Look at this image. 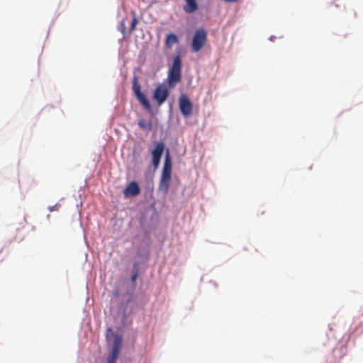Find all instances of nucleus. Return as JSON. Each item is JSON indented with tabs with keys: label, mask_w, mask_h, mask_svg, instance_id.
<instances>
[{
	"label": "nucleus",
	"mask_w": 363,
	"mask_h": 363,
	"mask_svg": "<svg viewBox=\"0 0 363 363\" xmlns=\"http://www.w3.org/2000/svg\"><path fill=\"white\" fill-rule=\"evenodd\" d=\"M116 335H118L115 334L111 328H108L106 330V337L107 340H110L111 337H113V339L115 340V336Z\"/></svg>",
	"instance_id": "obj_13"
},
{
	"label": "nucleus",
	"mask_w": 363,
	"mask_h": 363,
	"mask_svg": "<svg viewBox=\"0 0 363 363\" xmlns=\"http://www.w3.org/2000/svg\"><path fill=\"white\" fill-rule=\"evenodd\" d=\"M172 175V160L169 153L167 151L164 163L160 181L159 183V190L164 194H167L169 187L170 180Z\"/></svg>",
	"instance_id": "obj_2"
},
{
	"label": "nucleus",
	"mask_w": 363,
	"mask_h": 363,
	"mask_svg": "<svg viewBox=\"0 0 363 363\" xmlns=\"http://www.w3.org/2000/svg\"><path fill=\"white\" fill-rule=\"evenodd\" d=\"M169 96L168 88L164 84L157 86L153 92V99L157 101L158 106H161Z\"/></svg>",
	"instance_id": "obj_6"
},
{
	"label": "nucleus",
	"mask_w": 363,
	"mask_h": 363,
	"mask_svg": "<svg viewBox=\"0 0 363 363\" xmlns=\"http://www.w3.org/2000/svg\"><path fill=\"white\" fill-rule=\"evenodd\" d=\"M133 90L135 97L143 105V106L148 111H150L152 110V106L145 94L142 92L140 84L136 76H134L133 78Z\"/></svg>",
	"instance_id": "obj_3"
},
{
	"label": "nucleus",
	"mask_w": 363,
	"mask_h": 363,
	"mask_svg": "<svg viewBox=\"0 0 363 363\" xmlns=\"http://www.w3.org/2000/svg\"><path fill=\"white\" fill-rule=\"evenodd\" d=\"M122 345V338L120 335L115 336L113 340V347L110 355L107 358L108 363H116L118 359L119 352Z\"/></svg>",
	"instance_id": "obj_7"
},
{
	"label": "nucleus",
	"mask_w": 363,
	"mask_h": 363,
	"mask_svg": "<svg viewBox=\"0 0 363 363\" xmlns=\"http://www.w3.org/2000/svg\"><path fill=\"white\" fill-rule=\"evenodd\" d=\"M138 124L142 129H145L149 131L152 128V123L143 118L140 119L138 122Z\"/></svg>",
	"instance_id": "obj_12"
},
{
	"label": "nucleus",
	"mask_w": 363,
	"mask_h": 363,
	"mask_svg": "<svg viewBox=\"0 0 363 363\" xmlns=\"http://www.w3.org/2000/svg\"><path fill=\"white\" fill-rule=\"evenodd\" d=\"M140 193V188L138 182L133 181L128 184L123 191L125 197H133L138 196Z\"/></svg>",
	"instance_id": "obj_8"
},
{
	"label": "nucleus",
	"mask_w": 363,
	"mask_h": 363,
	"mask_svg": "<svg viewBox=\"0 0 363 363\" xmlns=\"http://www.w3.org/2000/svg\"><path fill=\"white\" fill-rule=\"evenodd\" d=\"M49 209H50V211H56L58 209V205L57 204L54 205V206L50 207Z\"/></svg>",
	"instance_id": "obj_16"
},
{
	"label": "nucleus",
	"mask_w": 363,
	"mask_h": 363,
	"mask_svg": "<svg viewBox=\"0 0 363 363\" xmlns=\"http://www.w3.org/2000/svg\"><path fill=\"white\" fill-rule=\"evenodd\" d=\"M225 2H236L238 0H224Z\"/></svg>",
	"instance_id": "obj_18"
},
{
	"label": "nucleus",
	"mask_w": 363,
	"mask_h": 363,
	"mask_svg": "<svg viewBox=\"0 0 363 363\" xmlns=\"http://www.w3.org/2000/svg\"><path fill=\"white\" fill-rule=\"evenodd\" d=\"M186 4L184 6L183 9L187 13H191L198 9V4L196 0H185Z\"/></svg>",
	"instance_id": "obj_10"
},
{
	"label": "nucleus",
	"mask_w": 363,
	"mask_h": 363,
	"mask_svg": "<svg viewBox=\"0 0 363 363\" xmlns=\"http://www.w3.org/2000/svg\"><path fill=\"white\" fill-rule=\"evenodd\" d=\"M179 43L177 36L174 33H169L166 35L164 45L168 49H172L173 45Z\"/></svg>",
	"instance_id": "obj_9"
},
{
	"label": "nucleus",
	"mask_w": 363,
	"mask_h": 363,
	"mask_svg": "<svg viewBox=\"0 0 363 363\" xmlns=\"http://www.w3.org/2000/svg\"><path fill=\"white\" fill-rule=\"evenodd\" d=\"M136 277H137V274L135 273L133 277H132V281H134L135 279H136Z\"/></svg>",
	"instance_id": "obj_17"
},
{
	"label": "nucleus",
	"mask_w": 363,
	"mask_h": 363,
	"mask_svg": "<svg viewBox=\"0 0 363 363\" xmlns=\"http://www.w3.org/2000/svg\"><path fill=\"white\" fill-rule=\"evenodd\" d=\"M160 160H161V158H159V157H152V163L155 168H157L158 167V165L160 164Z\"/></svg>",
	"instance_id": "obj_15"
},
{
	"label": "nucleus",
	"mask_w": 363,
	"mask_h": 363,
	"mask_svg": "<svg viewBox=\"0 0 363 363\" xmlns=\"http://www.w3.org/2000/svg\"><path fill=\"white\" fill-rule=\"evenodd\" d=\"M179 106L181 113L184 117H189L192 114L193 105L189 98L182 94L179 99Z\"/></svg>",
	"instance_id": "obj_5"
},
{
	"label": "nucleus",
	"mask_w": 363,
	"mask_h": 363,
	"mask_svg": "<svg viewBox=\"0 0 363 363\" xmlns=\"http://www.w3.org/2000/svg\"><path fill=\"white\" fill-rule=\"evenodd\" d=\"M182 80V60L179 55L174 57L167 73L168 88L174 89Z\"/></svg>",
	"instance_id": "obj_1"
},
{
	"label": "nucleus",
	"mask_w": 363,
	"mask_h": 363,
	"mask_svg": "<svg viewBox=\"0 0 363 363\" xmlns=\"http://www.w3.org/2000/svg\"><path fill=\"white\" fill-rule=\"evenodd\" d=\"M207 40V33L203 28L196 30L191 42V47L194 52H199Z\"/></svg>",
	"instance_id": "obj_4"
},
{
	"label": "nucleus",
	"mask_w": 363,
	"mask_h": 363,
	"mask_svg": "<svg viewBox=\"0 0 363 363\" xmlns=\"http://www.w3.org/2000/svg\"><path fill=\"white\" fill-rule=\"evenodd\" d=\"M164 149V144L162 142L157 143L155 149L152 151V157L161 158Z\"/></svg>",
	"instance_id": "obj_11"
},
{
	"label": "nucleus",
	"mask_w": 363,
	"mask_h": 363,
	"mask_svg": "<svg viewBox=\"0 0 363 363\" xmlns=\"http://www.w3.org/2000/svg\"><path fill=\"white\" fill-rule=\"evenodd\" d=\"M137 23H138V19L135 16H134L132 19L131 25L130 27V32H133L135 30Z\"/></svg>",
	"instance_id": "obj_14"
}]
</instances>
